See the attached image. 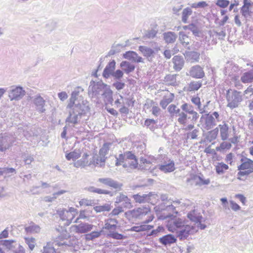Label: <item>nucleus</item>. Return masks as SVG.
<instances>
[{"label":"nucleus","mask_w":253,"mask_h":253,"mask_svg":"<svg viewBox=\"0 0 253 253\" xmlns=\"http://www.w3.org/2000/svg\"><path fill=\"white\" fill-rule=\"evenodd\" d=\"M3 175L5 178L9 177L15 174L16 172V170L12 168H2Z\"/></svg>","instance_id":"864d4df0"},{"label":"nucleus","mask_w":253,"mask_h":253,"mask_svg":"<svg viewBox=\"0 0 253 253\" xmlns=\"http://www.w3.org/2000/svg\"><path fill=\"white\" fill-rule=\"evenodd\" d=\"M88 163V160L86 158H82L74 163V166L76 168L84 167Z\"/></svg>","instance_id":"052dcab7"},{"label":"nucleus","mask_w":253,"mask_h":253,"mask_svg":"<svg viewBox=\"0 0 253 253\" xmlns=\"http://www.w3.org/2000/svg\"><path fill=\"white\" fill-rule=\"evenodd\" d=\"M98 181L115 189H121L123 186L122 183L115 181L111 178H100L98 179Z\"/></svg>","instance_id":"dca6fc26"},{"label":"nucleus","mask_w":253,"mask_h":253,"mask_svg":"<svg viewBox=\"0 0 253 253\" xmlns=\"http://www.w3.org/2000/svg\"><path fill=\"white\" fill-rule=\"evenodd\" d=\"M126 161L127 162L129 167L136 168L138 165L137 160L135 156L130 151H126L123 153Z\"/></svg>","instance_id":"f3484780"},{"label":"nucleus","mask_w":253,"mask_h":253,"mask_svg":"<svg viewBox=\"0 0 253 253\" xmlns=\"http://www.w3.org/2000/svg\"><path fill=\"white\" fill-rule=\"evenodd\" d=\"M200 55V53L196 51H188L185 53V57L187 60L190 62H198Z\"/></svg>","instance_id":"2f4dec72"},{"label":"nucleus","mask_w":253,"mask_h":253,"mask_svg":"<svg viewBox=\"0 0 253 253\" xmlns=\"http://www.w3.org/2000/svg\"><path fill=\"white\" fill-rule=\"evenodd\" d=\"M218 128L216 127L215 128L209 131L206 136V139L209 142H211L213 140H215L218 133Z\"/></svg>","instance_id":"c03bdc74"},{"label":"nucleus","mask_w":253,"mask_h":253,"mask_svg":"<svg viewBox=\"0 0 253 253\" xmlns=\"http://www.w3.org/2000/svg\"><path fill=\"white\" fill-rule=\"evenodd\" d=\"M189 75L193 78L201 79L204 77L205 73L201 66L196 65L191 68Z\"/></svg>","instance_id":"2eb2a0df"},{"label":"nucleus","mask_w":253,"mask_h":253,"mask_svg":"<svg viewBox=\"0 0 253 253\" xmlns=\"http://www.w3.org/2000/svg\"><path fill=\"white\" fill-rule=\"evenodd\" d=\"M159 169L165 173L173 171L175 169L174 163L173 161L169 160V162H165L163 165H159Z\"/></svg>","instance_id":"4be33fe9"},{"label":"nucleus","mask_w":253,"mask_h":253,"mask_svg":"<svg viewBox=\"0 0 253 253\" xmlns=\"http://www.w3.org/2000/svg\"><path fill=\"white\" fill-rule=\"evenodd\" d=\"M241 81L244 84L251 83L253 82V70H251L243 74Z\"/></svg>","instance_id":"72a5a7b5"},{"label":"nucleus","mask_w":253,"mask_h":253,"mask_svg":"<svg viewBox=\"0 0 253 253\" xmlns=\"http://www.w3.org/2000/svg\"><path fill=\"white\" fill-rule=\"evenodd\" d=\"M173 97L174 95L172 93H171L169 96H165L160 103L161 106L164 109H166L167 106L172 101Z\"/></svg>","instance_id":"a18cd8bd"},{"label":"nucleus","mask_w":253,"mask_h":253,"mask_svg":"<svg viewBox=\"0 0 253 253\" xmlns=\"http://www.w3.org/2000/svg\"><path fill=\"white\" fill-rule=\"evenodd\" d=\"M116 68V62L115 60L109 62L104 69L102 76L105 79H108L112 76Z\"/></svg>","instance_id":"a211bd4d"},{"label":"nucleus","mask_w":253,"mask_h":253,"mask_svg":"<svg viewBox=\"0 0 253 253\" xmlns=\"http://www.w3.org/2000/svg\"><path fill=\"white\" fill-rule=\"evenodd\" d=\"M165 211H169L170 212L168 214H165V212L163 213V217L164 219H167L168 218H171L173 216L172 213H177V211L175 210V207L172 204L167 206Z\"/></svg>","instance_id":"ea45409f"},{"label":"nucleus","mask_w":253,"mask_h":253,"mask_svg":"<svg viewBox=\"0 0 253 253\" xmlns=\"http://www.w3.org/2000/svg\"><path fill=\"white\" fill-rule=\"evenodd\" d=\"M138 50L149 62H152L155 57L156 54L160 50V46L156 45L152 49L146 46L140 45L138 47Z\"/></svg>","instance_id":"0eeeda50"},{"label":"nucleus","mask_w":253,"mask_h":253,"mask_svg":"<svg viewBox=\"0 0 253 253\" xmlns=\"http://www.w3.org/2000/svg\"><path fill=\"white\" fill-rule=\"evenodd\" d=\"M108 235L110 237L117 240H122L125 238V236L123 235L114 231H110V233Z\"/></svg>","instance_id":"69168bd1"},{"label":"nucleus","mask_w":253,"mask_h":253,"mask_svg":"<svg viewBox=\"0 0 253 253\" xmlns=\"http://www.w3.org/2000/svg\"><path fill=\"white\" fill-rule=\"evenodd\" d=\"M153 226L149 225L143 224L140 226L131 227V230L135 232H141L150 230Z\"/></svg>","instance_id":"8fccbe9b"},{"label":"nucleus","mask_w":253,"mask_h":253,"mask_svg":"<svg viewBox=\"0 0 253 253\" xmlns=\"http://www.w3.org/2000/svg\"><path fill=\"white\" fill-rule=\"evenodd\" d=\"M16 141L15 137L11 134L3 133L0 135V151L9 149Z\"/></svg>","instance_id":"6e6552de"},{"label":"nucleus","mask_w":253,"mask_h":253,"mask_svg":"<svg viewBox=\"0 0 253 253\" xmlns=\"http://www.w3.org/2000/svg\"><path fill=\"white\" fill-rule=\"evenodd\" d=\"M118 221L115 219L110 218L107 220L105 224V229L107 230H115L117 227Z\"/></svg>","instance_id":"49530a36"},{"label":"nucleus","mask_w":253,"mask_h":253,"mask_svg":"<svg viewBox=\"0 0 253 253\" xmlns=\"http://www.w3.org/2000/svg\"><path fill=\"white\" fill-rule=\"evenodd\" d=\"M123 57L125 59H127L132 62L136 63L143 62V58L139 56L136 52L133 51H126L124 54Z\"/></svg>","instance_id":"6ab92c4d"},{"label":"nucleus","mask_w":253,"mask_h":253,"mask_svg":"<svg viewBox=\"0 0 253 253\" xmlns=\"http://www.w3.org/2000/svg\"><path fill=\"white\" fill-rule=\"evenodd\" d=\"M112 94L113 91L110 89V86L107 84L101 97L104 98L105 101H107L109 103L112 104L114 100Z\"/></svg>","instance_id":"393cba45"},{"label":"nucleus","mask_w":253,"mask_h":253,"mask_svg":"<svg viewBox=\"0 0 253 253\" xmlns=\"http://www.w3.org/2000/svg\"><path fill=\"white\" fill-rule=\"evenodd\" d=\"M1 242L3 246L11 251H13V250L15 248L16 245H17L18 244L14 240H5L1 241Z\"/></svg>","instance_id":"de8ad7c7"},{"label":"nucleus","mask_w":253,"mask_h":253,"mask_svg":"<svg viewBox=\"0 0 253 253\" xmlns=\"http://www.w3.org/2000/svg\"><path fill=\"white\" fill-rule=\"evenodd\" d=\"M228 169V166L223 163H218L215 168L216 172L219 174L223 173L224 171Z\"/></svg>","instance_id":"13d9d810"},{"label":"nucleus","mask_w":253,"mask_h":253,"mask_svg":"<svg viewBox=\"0 0 253 253\" xmlns=\"http://www.w3.org/2000/svg\"><path fill=\"white\" fill-rule=\"evenodd\" d=\"M185 225L184 221L180 218H171L170 221H169L168 224L169 230L170 231L176 232L177 230Z\"/></svg>","instance_id":"4468645a"},{"label":"nucleus","mask_w":253,"mask_h":253,"mask_svg":"<svg viewBox=\"0 0 253 253\" xmlns=\"http://www.w3.org/2000/svg\"><path fill=\"white\" fill-rule=\"evenodd\" d=\"M202 82L201 81H192L187 87H184V90L187 92L196 91L202 86Z\"/></svg>","instance_id":"a878e982"},{"label":"nucleus","mask_w":253,"mask_h":253,"mask_svg":"<svg viewBox=\"0 0 253 253\" xmlns=\"http://www.w3.org/2000/svg\"><path fill=\"white\" fill-rule=\"evenodd\" d=\"M112 143L111 142L104 143L99 151V155L104 157H107L106 155L108 154L109 150L110 149Z\"/></svg>","instance_id":"a19ab883"},{"label":"nucleus","mask_w":253,"mask_h":253,"mask_svg":"<svg viewBox=\"0 0 253 253\" xmlns=\"http://www.w3.org/2000/svg\"><path fill=\"white\" fill-rule=\"evenodd\" d=\"M241 12L242 15L247 19H250L253 14V12L250 10V7L242 6Z\"/></svg>","instance_id":"5fc2aeb1"},{"label":"nucleus","mask_w":253,"mask_h":253,"mask_svg":"<svg viewBox=\"0 0 253 253\" xmlns=\"http://www.w3.org/2000/svg\"><path fill=\"white\" fill-rule=\"evenodd\" d=\"M157 34V31L154 29L146 31L144 35V38L152 39L154 38Z\"/></svg>","instance_id":"bf43d9fd"},{"label":"nucleus","mask_w":253,"mask_h":253,"mask_svg":"<svg viewBox=\"0 0 253 253\" xmlns=\"http://www.w3.org/2000/svg\"><path fill=\"white\" fill-rule=\"evenodd\" d=\"M107 158V157L100 156L99 154L96 155L92 158L91 162L95 166L102 167L105 166V161Z\"/></svg>","instance_id":"cd10ccee"},{"label":"nucleus","mask_w":253,"mask_h":253,"mask_svg":"<svg viewBox=\"0 0 253 253\" xmlns=\"http://www.w3.org/2000/svg\"><path fill=\"white\" fill-rule=\"evenodd\" d=\"M66 192V190H61L57 192L54 193L52 194V197L51 196H46L44 198V201L46 202H51L55 200L57 196L63 194Z\"/></svg>","instance_id":"09e8293b"},{"label":"nucleus","mask_w":253,"mask_h":253,"mask_svg":"<svg viewBox=\"0 0 253 253\" xmlns=\"http://www.w3.org/2000/svg\"><path fill=\"white\" fill-rule=\"evenodd\" d=\"M33 103L36 106L37 111L40 113H44L45 111V101L40 95L35 96L33 99Z\"/></svg>","instance_id":"ddd939ff"},{"label":"nucleus","mask_w":253,"mask_h":253,"mask_svg":"<svg viewBox=\"0 0 253 253\" xmlns=\"http://www.w3.org/2000/svg\"><path fill=\"white\" fill-rule=\"evenodd\" d=\"M25 242L28 245L30 249L32 251L35 248V239L33 238H25Z\"/></svg>","instance_id":"338daca9"},{"label":"nucleus","mask_w":253,"mask_h":253,"mask_svg":"<svg viewBox=\"0 0 253 253\" xmlns=\"http://www.w3.org/2000/svg\"><path fill=\"white\" fill-rule=\"evenodd\" d=\"M83 91V88L78 86L72 92L66 106L69 113L66 119V123L77 125L82 117L89 112L90 108L88 102L84 99L81 94Z\"/></svg>","instance_id":"f257e3e1"},{"label":"nucleus","mask_w":253,"mask_h":253,"mask_svg":"<svg viewBox=\"0 0 253 253\" xmlns=\"http://www.w3.org/2000/svg\"><path fill=\"white\" fill-rule=\"evenodd\" d=\"M197 231L198 230L194 226L185 225L176 231L177 237L179 238L180 240H185L189 235L193 234Z\"/></svg>","instance_id":"1a4fd4ad"},{"label":"nucleus","mask_w":253,"mask_h":253,"mask_svg":"<svg viewBox=\"0 0 253 253\" xmlns=\"http://www.w3.org/2000/svg\"><path fill=\"white\" fill-rule=\"evenodd\" d=\"M132 197L135 202L141 204L146 202L152 203L154 202L153 200L155 201L157 200L158 196L155 193L150 192L148 194H143L142 195L139 194L133 195Z\"/></svg>","instance_id":"9d476101"},{"label":"nucleus","mask_w":253,"mask_h":253,"mask_svg":"<svg viewBox=\"0 0 253 253\" xmlns=\"http://www.w3.org/2000/svg\"><path fill=\"white\" fill-rule=\"evenodd\" d=\"M216 125L215 119L212 117V115L207 114L205 121V128L207 129H210L215 126Z\"/></svg>","instance_id":"c756f323"},{"label":"nucleus","mask_w":253,"mask_h":253,"mask_svg":"<svg viewBox=\"0 0 253 253\" xmlns=\"http://www.w3.org/2000/svg\"><path fill=\"white\" fill-rule=\"evenodd\" d=\"M163 38L167 43H172L175 42L177 35L172 32H167L163 34Z\"/></svg>","instance_id":"7c9ffc66"},{"label":"nucleus","mask_w":253,"mask_h":253,"mask_svg":"<svg viewBox=\"0 0 253 253\" xmlns=\"http://www.w3.org/2000/svg\"><path fill=\"white\" fill-rule=\"evenodd\" d=\"M25 230L28 233H39L41 231V227L33 222H31L29 226L25 228Z\"/></svg>","instance_id":"c9c22d12"},{"label":"nucleus","mask_w":253,"mask_h":253,"mask_svg":"<svg viewBox=\"0 0 253 253\" xmlns=\"http://www.w3.org/2000/svg\"><path fill=\"white\" fill-rule=\"evenodd\" d=\"M120 67L122 68L123 71L127 74L132 72L135 68V66L134 64L127 61H122L120 63Z\"/></svg>","instance_id":"bb28decb"},{"label":"nucleus","mask_w":253,"mask_h":253,"mask_svg":"<svg viewBox=\"0 0 253 253\" xmlns=\"http://www.w3.org/2000/svg\"><path fill=\"white\" fill-rule=\"evenodd\" d=\"M150 211V209L147 207L138 208L131 211L133 217L141 219Z\"/></svg>","instance_id":"aec40b11"},{"label":"nucleus","mask_w":253,"mask_h":253,"mask_svg":"<svg viewBox=\"0 0 253 253\" xmlns=\"http://www.w3.org/2000/svg\"><path fill=\"white\" fill-rule=\"evenodd\" d=\"M115 203H122L121 206L126 209H130L132 207L130 199L122 193H119V195L116 197Z\"/></svg>","instance_id":"f8f14e48"},{"label":"nucleus","mask_w":253,"mask_h":253,"mask_svg":"<svg viewBox=\"0 0 253 253\" xmlns=\"http://www.w3.org/2000/svg\"><path fill=\"white\" fill-rule=\"evenodd\" d=\"M154 103L155 102L153 100L148 99L146 100L144 106L146 107L147 109L149 108L150 107L152 106V114L155 116H158L160 114L161 109L158 106H154Z\"/></svg>","instance_id":"473e14b6"},{"label":"nucleus","mask_w":253,"mask_h":253,"mask_svg":"<svg viewBox=\"0 0 253 253\" xmlns=\"http://www.w3.org/2000/svg\"><path fill=\"white\" fill-rule=\"evenodd\" d=\"M77 213V210L74 208H70L69 210L65 209H58L57 210V213L60 219L63 221H66V224L68 225L71 222H74L73 219Z\"/></svg>","instance_id":"423d86ee"},{"label":"nucleus","mask_w":253,"mask_h":253,"mask_svg":"<svg viewBox=\"0 0 253 253\" xmlns=\"http://www.w3.org/2000/svg\"><path fill=\"white\" fill-rule=\"evenodd\" d=\"M199 132L198 129H194L192 131L189 132L187 133V138H190L192 139H195L197 138L198 133Z\"/></svg>","instance_id":"0e129e2a"},{"label":"nucleus","mask_w":253,"mask_h":253,"mask_svg":"<svg viewBox=\"0 0 253 253\" xmlns=\"http://www.w3.org/2000/svg\"><path fill=\"white\" fill-rule=\"evenodd\" d=\"M209 35L212 40L214 39L217 38L219 40H224L226 36L225 31L224 30H220V31H216L215 30L210 31L209 32Z\"/></svg>","instance_id":"f704fd0d"},{"label":"nucleus","mask_w":253,"mask_h":253,"mask_svg":"<svg viewBox=\"0 0 253 253\" xmlns=\"http://www.w3.org/2000/svg\"><path fill=\"white\" fill-rule=\"evenodd\" d=\"M226 99L228 102L227 107L231 109L238 107L243 100L241 92L237 90L231 92L229 89L226 92Z\"/></svg>","instance_id":"39448f33"},{"label":"nucleus","mask_w":253,"mask_h":253,"mask_svg":"<svg viewBox=\"0 0 253 253\" xmlns=\"http://www.w3.org/2000/svg\"><path fill=\"white\" fill-rule=\"evenodd\" d=\"M190 31H191L195 36L199 37L201 34L200 27L195 23L190 24Z\"/></svg>","instance_id":"3c124183"},{"label":"nucleus","mask_w":253,"mask_h":253,"mask_svg":"<svg viewBox=\"0 0 253 253\" xmlns=\"http://www.w3.org/2000/svg\"><path fill=\"white\" fill-rule=\"evenodd\" d=\"M218 127L220 130L221 138L222 140L227 139L229 136V127L228 125L224 123L222 125H219Z\"/></svg>","instance_id":"c85d7f7f"},{"label":"nucleus","mask_w":253,"mask_h":253,"mask_svg":"<svg viewBox=\"0 0 253 253\" xmlns=\"http://www.w3.org/2000/svg\"><path fill=\"white\" fill-rule=\"evenodd\" d=\"M187 217L191 221L194 222L196 223H198L203 218L200 213H198L195 210H193L188 213L187 214Z\"/></svg>","instance_id":"e433bc0d"},{"label":"nucleus","mask_w":253,"mask_h":253,"mask_svg":"<svg viewBox=\"0 0 253 253\" xmlns=\"http://www.w3.org/2000/svg\"><path fill=\"white\" fill-rule=\"evenodd\" d=\"M241 164L238 166V170H240L237 175L238 179L243 180L241 177L249 175L253 172V161L247 158H242L241 159Z\"/></svg>","instance_id":"7ed1b4c3"},{"label":"nucleus","mask_w":253,"mask_h":253,"mask_svg":"<svg viewBox=\"0 0 253 253\" xmlns=\"http://www.w3.org/2000/svg\"><path fill=\"white\" fill-rule=\"evenodd\" d=\"M192 10L190 7L184 8L182 12L181 20L184 23H187L190 16L192 14Z\"/></svg>","instance_id":"37998d69"},{"label":"nucleus","mask_w":253,"mask_h":253,"mask_svg":"<svg viewBox=\"0 0 253 253\" xmlns=\"http://www.w3.org/2000/svg\"><path fill=\"white\" fill-rule=\"evenodd\" d=\"M124 75V73L123 71L121 70H117L116 71H114L112 77L116 80H120Z\"/></svg>","instance_id":"774afa93"},{"label":"nucleus","mask_w":253,"mask_h":253,"mask_svg":"<svg viewBox=\"0 0 253 253\" xmlns=\"http://www.w3.org/2000/svg\"><path fill=\"white\" fill-rule=\"evenodd\" d=\"M157 121L154 119H146L144 122V125L148 127L151 130L154 131L155 128V125L157 123Z\"/></svg>","instance_id":"6e6d98bb"},{"label":"nucleus","mask_w":253,"mask_h":253,"mask_svg":"<svg viewBox=\"0 0 253 253\" xmlns=\"http://www.w3.org/2000/svg\"><path fill=\"white\" fill-rule=\"evenodd\" d=\"M116 166L122 165L124 168L129 167L127 162L126 161V159L123 155V154H120L118 157H116Z\"/></svg>","instance_id":"79ce46f5"},{"label":"nucleus","mask_w":253,"mask_h":253,"mask_svg":"<svg viewBox=\"0 0 253 253\" xmlns=\"http://www.w3.org/2000/svg\"><path fill=\"white\" fill-rule=\"evenodd\" d=\"M106 85V84L101 81L97 82L91 81L88 87L89 96L92 98L99 99L101 98V96Z\"/></svg>","instance_id":"20e7f679"},{"label":"nucleus","mask_w":253,"mask_h":253,"mask_svg":"<svg viewBox=\"0 0 253 253\" xmlns=\"http://www.w3.org/2000/svg\"><path fill=\"white\" fill-rule=\"evenodd\" d=\"M207 6L208 4L206 1H204L193 3L191 4V7L195 8H204Z\"/></svg>","instance_id":"e2e57ef3"},{"label":"nucleus","mask_w":253,"mask_h":253,"mask_svg":"<svg viewBox=\"0 0 253 253\" xmlns=\"http://www.w3.org/2000/svg\"><path fill=\"white\" fill-rule=\"evenodd\" d=\"M176 75L169 74L166 76L164 78V82L167 85L176 86L177 84L176 82Z\"/></svg>","instance_id":"4c0bfd02"},{"label":"nucleus","mask_w":253,"mask_h":253,"mask_svg":"<svg viewBox=\"0 0 253 253\" xmlns=\"http://www.w3.org/2000/svg\"><path fill=\"white\" fill-rule=\"evenodd\" d=\"M232 145L230 142H228L226 141H224L221 143L219 147H216V150H223L225 149H230Z\"/></svg>","instance_id":"680f3d73"},{"label":"nucleus","mask_w":253,"mask_h":253,"mask_svg":"<svg viewBox=\"0 0 253 253\" xmlns=\"http://www.w3.org/2000/svg\"><path fill=\"white\" fill-rule=\"evenodd\" d=\"M81 156V153L79 150H76L68 153L66 155V158L68 160H71V159L75 161L80 158Z\"/></svg>","instance_id":"603ef678"},{"label":"nucleus","mask_w":253,"mask_h":253,"mask_svg":"<svg viewBox=\"0 0 253 253\" xmlns=\"http://www.w3.org/2000/svg\"><path fill=\"white\" fill-rule=\"evenodd\" d=\"M179 40L184 47H187L190 44V38L183 32H179Z\"/></svg>","instance_id":"58836bf2"},{"label":"nucleus","mask_w":253,"mask_h":253,"mask_svg":"<svg viewBox=\"0 0 253 253\" xmlns=\"http://www.w3.org/2000/svg\"><path fill=\"white\" fill-rule=\"evenodd\" d=\"M25 91L20 86L11 87L8 96L11 100H19L25 95Z\"/></svg>","instance_id":"9b49d317"},{"label":"nucleus","mask_w":253,"mask_h":253,"mask_svg":"<svg viewBox=\"0 0 253 253\" xmlns=\"http://www.w3.org/2000/svg\"><path fill=\"white\" fill-rule=\"evenodd\" d=\"M75 227L77 232L85 233L90 231L92 229L93 225L87 223H81L75 225Z\"/></svg>","instance_id":"b1692460"},{"label":"nucleus","mask_w":253,"mask_h":253,"mask_svg":"<svg viewBox=\"0 0 253 253\" xmlns=\"http://www.w3.org/2000/svg\"><path fill=\"white\" fill-rule=\"evenodd\" d=\"M176 241V238L174 235L170 234L163 236L159 239V243L164 246L175 243Z\"/></svg>","instance_id":"412c9836"},{"label":"nucleus","mask_w":253,"mask_h":253,"mask_svg":"<svg viewBox=\"0 0 253 253\" xmlns=\"http://www.w3.org/2000/svg\"><path fill=\"white\" fill-rule=\"evenodd\" d=\"M173 68L176 71H179L183 68L184 64V60L181 56L176 55L172 58Z\"/></svg>","instance_id":"5701e85b"},{"label":"nucleus","mask_w":253,"mask_h":253,"mask_svg":"<svg viewBox=\"0 0 253 253\" xmlns=\"http://www.w3.org/2000/svg\"><path fill=\"white\" fill-rule=\"evenodd\" d=\"M181 109L183 112L179 114L177 118V122L180 125L185 126L187 124L188 119H190V117L188 116V114L192 115L191 121L192 123L195 124L197 122L199 115L194 110V107L192 105L185 103L181 106Z\"/></svg>","instance_id":"f03ea898"},{"label":"nucleus","mask_w":253,"mask_h":253,"mask_svg":"<svg viewBox=\"0 0 253 253\" xmlns=\"http://www.w3.org/2000/svg\"><path fill=\"white\" fill-rule=\"evenodd\" d=\"M111 206L108 204H105L103 206H98L94 207V210L97 212L102 211H108L111 210Z\"/></svg>","instance_id":"4d7b16f0"}]
</instances>
